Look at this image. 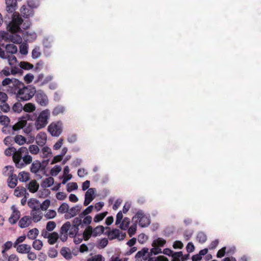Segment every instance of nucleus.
<instances>
[{
    "instance_id": "1",
    "label": "nucleus",
    "mask_w": 261,
    "mask_h": 261,
    "mask_svg": "<svg viewBox=\"0 0 261 261\" xmlns=\"http://www.w3.org/2000/svg\"><path fill=\"white\" fill-rule=\"evenodd\" d=\"M22 22L23 19L18 14H14L11 17L8 15V20H5V23L7 25V30L10 34L3 31L1 32V37L14 43H21L22 37L17 33L22 32L21 28L27 29L30 25L29 22L27 21V23L25 22L22 23Z\"/></svg>"
},
{
    "instance_id": "2",
    "label": "nucleus",
    "mask_w": 261,
    "mask_h": 261,
    "mask_svg": "<svg viewBox=\"0 0 261 261\" xmlns=\"http://www.w3.org/2000/svg\"><path fill=\"white\" fill-rule=\"evenodd\" d=\"M32 120L30 115L26 114L25 115L19 117L18 122L12 126L13 132H17L20 129H22L23 132L26 135L30 134L33 128V123H28V120Z\"/></svg>"
},
{
    "instance_id": "3",
    "label": "nucleus",
    "mask_w": 261,
    "mask_h": 261,
    "mask_svg": "<svg viewBox=\"0 0 261 261\" xmlns=\"http://www.w3.org/2000/svg\"><path fill=\"white\" fill-rule=\"evenodd\" d=\"M36 92L34 86L30 85L25 86L23 84L17 96H16V99L19 101H28L34 96Z\"/></svg>"
},
{
    "instance_id": "4",
    "label": "nucleus",
    "mask_w": 261,
    "mask_h": 261,
    "mask_svg": "<svg viewBox=\"0 0 261 261\" xmlns=\"http://www.w3.org/2000/svg\"><path fill=\"white\" fill-rule=\"evenodd\" d=\"M105 228L102 225H98L93 228L91 225H88L85 227L83 232V238L85 241L88 240L90 238H96L100 236L104 233Z\"/></svg>"
},
{
    "instance_id": "5",
    "label": "nucleus",
    "mask_w": 261,
    "mask_h": 261,
    "mask_svg": "<svg viewBox=\"0 0 261 261\" xmlns=\"http://www.w3.org/2000/svg\"><path fill=\"white\" fill-rule=\"evenodd\" d=\"M50 112L49 110L45 109L42 111L39 114L35 122V125L37 130L42 129L48 124V120L50 117Z\"/></svg>"
},
{
    "instance_id": "6",
    "label": "nucleus",
    "mask_w": 261,
    "mask_h": 261,
    "mask_svg": "<svg viewBox=\"0 0 261 261\" xmlns=\"http://www.w3.org/2000/svg\"><path fill=\"white\" fill-rule=\"evenodd\" d=\"M133 221H136L141 227H146L150 223L149 217L144 214L142 210H139L133 217Z\"/></svg>"
},
{
    "instance_id": "7",
    "label": "nucleus",
    "mask_w": 261,
    "mask_h": 261,
    "mask_svg": "<svg viewBox=\"0 0 261 261\" xmlns=\"http://www.w3.org/2000/svg\"><path fill=\"white\" fill-rule=\"evenodd\" d=\"M63 124L61 121L51 123L48 126V131L52 136L59 137L62 132Z\"/></svg>"
},
{
    "instance_id": "8",
    "label": "nucleus",
    "mask_w": 261,
    "mask_h": 261,
    "mask_svg": "<svg viewBox=\"0 0 261 261\" xmlns=\"http://www.w3.org/2000/svg\"><path fill=\"white\" fill-rule=\"evenodd\" d=\"M5 3L6 5V10L8 12V14L5 16V20H8V15L11 17L12 15L15 13L19 15L18 13L15 12L17 8V0H5Z\"/></svg>"
},
{
    "instance_id": "9",
    "label": "nucleus",
    "mask_w": 261,
    "mask_h": 261,
    "mask_svg": "<svg viewBox=\"0 0 261 261\" xmlns=\"http://www.w3.org/2000/svg\"><path fill=\"white\" fill-rule=\"evenodd\" d=\"M105 234L108 236L109 239L110 240L117 239L119 241H122L125 239L126 236L125 233L121 232L117 228H114L107 231Z\"/></svg>"
},
{
    "instance_id": "10",
    "label": "nucleus",
    "mask_w": 261,
    "mask_h": 261,
    "mask_svg": "<svg viewBox=\"0 0 261 261\" xmlns=\"http://www.w3.org/2000/svg\"><path fill=\"white\" fill-rule=\"evenodd\" d=\"M23 84V83L18 79H14L13 83L9 86L8 92L10 94H15V96H17Z\"/></svg>"
},
{
    "instance_id": "11",
    "label": "nucleus",
    "mask_w": 261,
    "mask_h": 261,
    "mask_svg": "<svg viewBox=\"0 0 261 261\" xmlns=\"http://www.w3.org/2000/svg\"><path fill=\"white\" fill-rule=\"evenodd\" d=\"M35 98L36 101L41 106H46L48 102V98L41 90H36Z\"/></svg>"
},
{
    "instance_id": "12",
    "label": "nucleus",
    "mask_w": 261,
    "mask_h": 261,
    "mask_svg": "<svg viewBox=\"0 0 261 261\" xmlns=\"http://www.w3.org/2000/svg\"><path fill=\"white\" fill-rule=\"evenodd\" d=\"M70 226V222H65L61 227L59 237L62 242H65L68 238V232Z\"/></svg>"
},
{
    "instance_id": "13",
    "label": "nucleus",
    "mask_w": 261,
    "mask_h": 261,
    "mask_svg": "<svg viewBox=\"0 0 261 261\" xmlns=\"http://www.w3.org/2000/svg\"><path fill=\"white\" fill-rule=\"evenodd\" d=\"M96 190L95 188L89 189L85 193V200L84 205L87 206L89 205L95 198Z\"/></svg>"
},
{
    "instance_id": "14",
    "label": "nucleus",
    "mask_w": 261,
    "mask_h": 261,
    "mask_svg": "<svg viewBox=\"0 0 261 261\" xmlns=\"http://www.w3.org/2000/svg\"><path fill=\"white\" fill-rule=\"evenodd\" d=\"M82 209V205L80 204H77L70 208H68V211L66 214H65L64 217L66 219H69L74 216H75Z\"/></svg>"
},
{
    "instance_id": "15",
    "label": "nucleus",
    "mask_w": 261,
    "mask_h": 261,
    "mask_svg": "<svg viewBox=\"0 0 261 261\" xmlns=\"http://www.w3.org/2000/svg\"><path fill=\"white\" fill-rule=\"evenodd\" d=\"M12 213L9 219V222L12 224L16 223L20 217V212L18 210L15 205H12L11 207Z\"/></svg>"
},
{
    "instance_id": "16",
    "label": "nucleus",
    "mask_w": 261,
    "mask_h": 261,
    "mask_svg": "<svg viewBox=\"0 0 261 261\" xmlns=\"http://www.w3.org/2000/svg\"><path fill=\"white\" fill-rule=\"evenodd\" d=\"M22 37L23 40L26 42H32L36 39L37 34L34 32L22 31Z\"/></svg>"
},
{
    "instance_id": "17",
    "label": "nucleus",
    "mask_w": 261,
    "mask_h": 261,
    "mask_svg": "<svg viewBox=\"0 0 261 261\" xmlns=\"http://www.w3.org/2000/svg\"><path fill=\"white\" fill-rule=\"evenodd\" d=\"M47 140L46 134L44 132L39 133L36 137V143L40 146H44Z\"/></svg>"
},
{
    "instance_id": "18",
    "label": "nucleus",
    "mask_w": 261,
    "mask_h": 261,
    "mask_svg": "<svg viewBox=\"0 0 261 261\" xmlns=\"http://www.w3.org/2000/svg\"><path fill=\"white\" fill-rule=\"evenodd\" d=\"M31 220L36 223L40 221L42 218V213L41 210H32L31 211Z\"/></svg>"
},
{
    "instance_id": "19",
    "label": "nucleus",
    "mask_w": 261,
    "mask_h": 261,
    "mask_svg": "<svg viewBox=\"0 0 261 261\" xmlns=\"http://www.w3.org/2000/svg\"><path fill=\"white\" fill-rule=\"evenodd\" d=\"M33 9L29 7V6H23L20 9V12L24 18H29L32 16L34 14Z\"/></svg>"
},
{
    "instance_id": "20",
    "label": "nucleus",
    "mask_w": 261,
    "mask_h": 261,
    "mask_svg": "<svg viewBox=\"0 0 261 261\" xmlns=\"http://www.w3.org/2000/svg\"><path fill=\"white\" fill-rule=\"evenodd\" d=\"M31 218L28 216H25L20 219L18 222V226L21 228H26L31 224Z\"/></svg>"
},
{
    "instance_id": "21",
    "label": "nucleus",
    "mask_w": 261,
    "mask_h": 261,
    "mask_svg": "<svg viewBox=\"0 0 261 261\" xmlns=\"http://www.w3.org/2000/svg\"><path fill=\"white\" fill-rule=\"evenodd\" d=\"M31 172L37 174L39 171L42 170L41 162L38 160H36L33 162L30 167Z\"/></svg>"
},
{
    "instance_id": "22",
    "label": "nucleus",
    "mask_w": 261,
    "mask_h": 261,
    "mask_svg": "<svg viewBox=\"0 0 261 261\" xmlns=\"http://www.w3.org/2000/svg\"><path fill=\"white\" fill-rule=\"evenodd\" d=\"M148 248H143L141 250L139 251L135 255V257L136 259H140L141 257H142L144 260H147L148 257L146 255L148 252Z\"/></svg>"
},
{
    "instance_id": "23",
    "label": "nucleus",
    "mask_w": 261,
    "mask_h": 261,
    "mask_svg": "<svg viewBox=\"0 0 261 261\" xmlns=\"http://www.w3.org/2000/svg\"><path fill=\"white\" fill-rule=\"evenodd\" d=\"M17 184V177L16 174H14L13 173L10 175L9 176V178L8 179V186L10 188H14Z\"/></svg>"
},
{
    "instance_id": "24",
    "label": "nucleus",
    "mask_w": 261,
    "mask_h": 261,
    "mask_svg": "<svg viewBox=\"0 0 261 261\" xmlns=\"http://www.w3.org/2000/svg\"><path fill=\"white\" fill-rule=\"evenodd\" d=\"M51 155V150L48 146L43 147L40 152V155L42 158H48L50 157Z\"/></svg>"
},
{
    "instance_id": "25",
    "label": "nucleus",
    "mask_w": 261,
    "mask_h": 261,
    "mask_svg": "<svg viewBox=\"0 0 261 261\" xmlns=\"http://www.w3.org/2000/svg\"><path fill=\"white\" fill-rule=\"evenodd\" d=\"M15 248H16V250L18 252L22 254L28 253L29 251H30L31 249V247L30 245L25 244H20Z\"/></svg>"
},
{
    "instance_id": "26",
    "label": "nucleus",
    "mask_w": 261,
    "mask_h": 261,
    "mask_svg": "<svg viewBox=\"0 0 261 261\" xmlns=\"http://www.w3.org/2000/svg\"><path fill=\"white\" fill-rule=\"evenodd\" d=\"M39 203V200L34 198L30 199L28 202V205L32 208V210H38Z\"/></svg>"
},
{
    "instance_id": "27",
    "label": "nucleus",
    "mask_w": 261,
    "mask_h": 261,
    "mask_svg": "<svg viewBox=\"0 0 261 261\" xmlns=\"http://www.w3.org/2000/svg\"><path fill=\"white\" fill-rule=\"evenodd\" d=\"M13 160L15 164L16 167L18 168H22L25 165L22 159L21 156L14 155L13 156Z\"/></svg>"
},
{
    "instance_id": "28",
    "label": "nucleus",
    "mask_w": 261,
    "mask_h": 261,
    "mask_svg": "<svg viewBox=\"0 0 261 261\" xmlns=\"http://www.w3.org/2000/svg\"><path fill=\"white\" fill-rule=\"evenodd\" d=\"M17 51V48L16 45L13 44H9L6 46V55H14Z\"/></svg>"
},
{
    "instance_id": "29",
    "label": "nucleus",
    "mask_w": 261,
    "mask_h": 261,
    "mask_svg": "<svg viewBox=\"0 0 261 261\" xmlns=\"http://www.w3.org/2000/svg\"><path fill=\"white\" fill-rule=\"evenodd\" d=\"M54 42V38L51 36L44 37L42 40V44L44 48H51L52 43Z\"/></svg>"
},
{
    "instance_id": "30",
    "label": "nucleus",
    "mask_w": 261,
    "mask_h": 261,
    "mask_svg": "<svg viewBox=\"0 0 261 261\" xmlns=\"http://www.w3.org/2000/svg\"><path fill=\"white\" fill-rule=\"evenodd\" d=\"M61 255L66 259H71L72 255L70 250L67 247H63L60 251Z\"/></svg>"
},
{
    "instance_id": "31",
    "label": "nucleus",
    "mask_w": 261,
    "mask_h": 261,
    "mask_svg": "<svg viewBox=\"0 0 261 261\" xmlns=\"http://www.w3.org/2000/svg\"><path fill=\"white\" fill-rule=\"evenodd\" d=\"M5 58L3 59L8 60V62L10 66L18 64V63H19L16 57L13 55H6L5 53Z\"/></svg>"
},
{
    "instance_id": "32",
    "label": "nucleus",
    "mask_w": 261,
    "mask_h": 261,
    "mask_svg": "<svg viewBox=\"0 0 261 261\" xmlns=\"http://www.w3.org/2000/svg\"><path fill=\"white\" fill-rule=\"evenodd\" d=\"M39 184L36 180H32L28 185V189L31 193L36 192L39 189Z\"/></svg>"
},
{
    "instance_id": "33",
    "label": "nucleus",
    "mask_w": 261,
    "mask_h": 261,
    "mask_svg": "<svg viewBox=\"0 0 261 261\" xmlns=\"http://www.w3.org/2000/svg\"><path fill=\"white\" fill-rule=\"evenodd\" d=\"M166 241L165 240L162 238H159L156 236L154 237V239L152 243V246H156L158 247H163L166 244Z\"/></svg>"
},
{
    "instance_id": "34",
    "label": "nucleus",
    "mask_w": 261,
    "mask_h": 261,
    "mask_svg": "<svg viewBox=\"0 0 261 261\" xmlns=\"http://www.w3.org/2000/svg\"><path fill=\"white\" fill-rule=\"evenodd\" d=\"M10 66L11 67L10 69L11 74L15 75L16 74H22L23 71L21 69V68L19 66V63Z\"/></svg>"
},
{
    "instance_id": "35",
    "label": "nucleus",
    "mask_w": 261,
    "mask_h": 261,
    "mask_svg": "<svg viewBox=\"0 0 261 261\" xmlns=\"http://www.w3.org/2000/svg\"><path fill=\"white\" fill-rule=\"evenodd\" d=\"M23 110V106L20 101H18L15 102L12 107L11 112L15 113H20Z\"/></svg>"
},
{
    "instance_id": "36",
    "label": "nucleus",
    "mask_w": 261,
    "mask_h": 261,
    "mask_svg": "<svg viewBox=\"0 0 261 261\" xmlns=\"http://www.w3.org/2000/svg\"><path fill=\"white\" fill-rule=\"evenodd\" d=\"M65 111V108L62 105H58L54 108L52 111L53 116H57L60 114H63Z\"/></svg>"
},
{
    "instance_id": "37",
    "label": "nucleus",
    "mask_w": 261,
    "mask_h": 261,
    "mask_svg": "<svg viewBox=\"0 0 261 261\" xmlns=\"http://www.w3.org/2000/svg\"><path fill=\"white\" fill-rule=\"evenodd\" d=\"M39 234L37 228H34L30 230L27 234V237L31 240H35Z\"/></svg>"
},
{
    "instance_id": "38",
    "label": "nucleus",
    "mask_w": 261,
    "mask_h": 261,
    "mask_svg": "<svg viewBox=\"0 0 261 261\" xmlns=\"http://www.w3.org/2000/svg\"><path fill=\"white\" fill-rule=\"evenodd\" d=\"M54 182V179L52 177L45 178L42 182L41 186L43 188L50 187Z\"/></svg>"
},
{
    "instance_id": "39",
    "label": "nucleus",
    "mask_w": 261,
    "mask_h": 261,
    "mask_svg": "<svg viewBox=\"0 0 261 261\" xmlns=\"http://www.w3.org/2000/svg\"><path fill=\"white\" fill-rule=\"evenodd\" d=\"M129 224V219L127 217H125L121 222L119 228L122 230H126L128 229Z\"/></svg>"
},
{
    "instance_id": "40",
    "label": "nucleus",
    "mask_w": 261,
    "mask_h": 261,
    "mask_svg": "<svg viewBox=\"0 0 261 261\" xmlns=\"http://www.w3.org/2000/svg\"><path fill=\"white\" fill-rule=\"evenodd\" d=\"M59 237V235L57 232H53L51 233L48 238V242L49 244L50 245L54 244L58 239Z\"/></svg>"
},
{
    "instance_id": "41",
    "label": "nucleus",
    "mask_w": 261,
    "mask_h": 261,
    "mask_svg": "<svg viewBox=\"0 0 261 261\" xmlns=\"http://www.w3.org/2000/svg\"><path fill=\"white\" fill-rule=\"evenodd\" d=\"M27 194V190L24 187H17L14 190V195L16 197H21Z\"/></svg>"
},
{
    "instance_id": "42",
    "label": "nucleus",
    "mask_w": 261,
    "mask_h": 261,
    "mask_svg": "<svg viewBox=\"0 0 261 261\" xmlns=\"http://www.w3.org/2000/svg\"><path fill=\"white\" fill-rule=\"evenodd\" d=\"M15 142L19 145L24 144L27 142L26 138L20 135H17L14 139Z\"/></svg>"
},
{
    "instance_id": "43",
    "label": "nucleus",
    "mask_w": 261,
    "mask_h": 261,
    "mask_svg": "<svg viewBox=\"0 0 261 261\" xmlns=\"http://www.w3.org/2000/svg\"><path fill=\"white\" fill-rule=\"evenodd\" d=\"M133 223L132 225L127 229L128 231V235L130 237H132L133 236H134L137 230V223L136 221H133Z\"/></svg>"
},
{
    "instance_id": "44",
    "label": "nucleus",
    "mask_w": 261,
    "mask_h": 261,
    "mask_svg": "<svg viewBox=\"0 0 261 261\" xmlns=\"http://www.w3.org/2000/svg\"><path fill=\"white\" fill-rule=\"evenodd\" d=\"M69 207V205L65 202L62 203L59 207L58 208V212L59 214H66V213L68 211V208Z\"/></svg>"
},
{
    "instance_id": "45",
    "label": "nucleus",
    "mask_w": 261,
    "mask_h": 261,
    "mask_svg": "<svg viewBox=\"0 0 261 261\" xmlns=\"http://www.w3.org/2000/svg\"><path fill=\"white\" fill-rule=\"evenodd\" d=\"M19 180L21 182H26L29 179V173L24 171L20 172L18 175Z\"/></svg>"
},
{
    "instance_id": "46",
    "label": "nucleus",
    "mask_w": 261,
    "mask_h": 261,
    "mask_svg": "<svg viewBox=\"0 0 261 261\" xmlns=\"http://www.w3.org/2000/svg\"><path fill=\"white\" fill-rule=\"evenodd\" d=\"M196 239L200 243L203 244L206 242L207 236L204 232L200 231L197 233Z\"/></svg>"
},
{
    "instance_id": "47",
    "label": "nucleus",
    "mask_w": 261,
    "mask_h": 261,
    "mask_svg": "<svg viewBox=\"0 0 261 261\" xmlns=\"http://www.w3.org/2000/svg\"><path fill=\"white\" fill-rule=\"evenodd\" d=\"M108 244V240L107 238H102L97 242L96 247L98 249L105 248Z\"/></svg>"
},
{
    "instance_id": "48",
    "label": "nucleus",
    "mask_w": 261,
    "mask_h": 261,
    "mask_svg": "<svg viewBox=\"0 0 261 261\" xmlns=\"http://www.w3.org/2000/svg\"><path fill=\"white\" fill-rule=\"evenodd\" d=\"M79 230V228L76 227L70 224V228L69 229V236L71 238H73L77 235Z\"/></svg>"
},
{
    "instance_id": "49",
    "label": "nucleus",
    "mask_w": 261,
    "mask_h": 261,
    "mask_svg": "<svg viewBox=\"0 0 261 261\" xmlns=\"http://www.w3.org/2000/svg\"><path fill=\"white\" fill-rule=\"evenodd\" d=\"M36 107L34 104L32 103H26L23 107V110L26 112H32L35 110Z\"/></svg>"
},
{
    "instance_id": "50",
    "label": "nucleus",
    "mask_w": 261,
    "mask_h": 261,
    "mask_svg": "<svg viewBox=\"0 0 261 261\" xmlns=\"http://www.w3.org/2000/svg\"><path fill=\"white\" fill-rule=\"evenodd\" d=\"M14 167L12 166H6L3 170V174L5 176H9L13 173Z\"/></svg>"
},
{
    "instance_id": "51",
    "label": "nucleus",
    "mask_w": 261,
    "mask_h": 261,
    "mask_svg": "<svg viewBox=\"0 0 261 261\" xmlns=\"http://www.w3.org/2000/svg\"><path fill=\"white\" fill-rule=\"evenodd\" d=\"M85 217L84 218L83 220H82V228H84L85 226L87 227L88 225H90V224L92 222V218L90 216H85Z\"/></svg>"
},
{
    "instance_id": "52",
    "label": "nucleus",
    "mask_w": 261,
    "mask_h": 261,
    "mask_svg": "<svg viewBox=\"0 0 261 261\" xmlns=\"http://www.w3.org/2000/svg\"><path fill=\"white\" fill-rule=\"evenodd\" d=\"M9 118L5 115L0 116V124L4 125L5 127H7L10 123Z\"/></svg>"
},
{
    "instance_id": "53",
    "label": "nucleus",
    "mask_w": 261,
    "mask_h": 261,
    "mask_svg": "<svg viewBox=\"0 0 261 261\" xmlns=\"http://www.w3.org/2000/svg\"><path fill=\"white\" fill-rule=\"evenodd\" d=\"M16 153V149L14 147H9L5 150V154L6 156H14Z\"/></svg>"
},
{
    "instance_id": "54",
    "label": "nucleus",
    "mask_w": 261,
    "mask_h": 261,
    "mask_svg": "<svg viewBox=\"0 0 261 261\" xmlns=\"http://www.w3.org/2000/svg\"><path fill=\"white\" fill-rule=\"evenodd\" d=\"M19 66L21 68L22 70H29L34 67V66L32 64L24 61L20 62L19 63Z\"/></svg>"
},
{
    "instance_id": "55",
    "label": "nucleus",
    "mask_w": 261,
    "mask_h": 261,
    "mask_svg": "<svg viewBox=\"0 0 261 261\" xmlns=\"http://www.w3.org/2000/svg\"><path fill=\"white\" fill-rule=\"evenodd\" d=\"M28 5L31 8L35 9L40 5V2L39 0H28Z\"/></svg>"
},
{
    "instance_id": "56",
    "label": "nucleus",
    "mask_w": 261,
    "mask_h": 261,
    "mask_svg": "<svg viewBox=\"0 0 261 261\" xmlns=\"http://www.w3.org/2000/svg\"><path fill=\"white\" fill-rule=\"evenodd\" d=\"M28 149L25 147H21L18 150H16V153L15 155H20L23 156V155L28 153Z\"/></svg>"
},
{
    "instance_id": "57",
    "label": "nucleus",
    "mask_w": 261,
    "mask_h": 261,
    "mask_svg": "<svg viewBox=\"0 0 261 261\" xmlns=\"http://www.w3.org/2000/svg\"><path fill=\"white\" fill-rule=\"evenodd\" d=\"M61 170L62 168L60 166L56 165L53 168H51L50 173L52 176H56L61 171Z\"/></svg>"
},
{
    "instance_id": "58",
    "label": "nucleus",
    "mask_w": 261,
    "mask_h": 261,
    "mask_svg": "<svg viewBox=\"0 0 261 261\" xmlns=\"http://www.w3.org/2000/svg\"><path fill=\"white\" fill-rule=\"evenodd\" d=\"M93 207L94 206L92 205L88 206L80 214V217L81 218H83L85 216H87L89 214L91 213L93 209Z\"/></svg>"
},
{
    "instance_id": "59",
    "label": "nucleus",
    "mask_w": 261,
    "mask_h": 261,
    "mask_svg": "<svg viewBox=\"0 0 261 261\" xmlns=\"http://www.w3.org/2000/svg\"><path fill=\"white\" fill-rule=\"evenodd\" d=\"M57 215V213L55 210H49L44 215L46 219H51L54 218Z\"/></svg>"
},
{
    "instance_id": "60",
    "label": "nucleus",
    "mask_w": 261,
    "mask_h": 261,
    "mask_svg": "<svg viewBox=\"0 0 261 261\" xmlns=\"http://www.w3.org/2000/svg\"><path fill=\"white\" fill-rule=\"evenodd\" d=\"M50 201L49 199L45 200L41 204L39 203V209L42 211H45L49 207Z\"/></svg>"
},
{
    "instance_id": "61",
    "label": "nucleus",
    "mask_w": 261,
    "mask_h": 261,
    "mask_svg": "<svg viewBox=\"0 0 261 261\" xmlns=\"http://www.w3.org/2000/svg\"><path fill=\"white\" fill-rule=\"evenodd\" d=\"M33 247L37 250L41 249L43 246V243L40 240H35L33 243Z\"/></svg>"
},
{
    "instance_id": "62",
    "label": "nucleus",
    "mask_w": 261,
    "mask_h": 261,
    "mask_svg": "<svg viewBox=\"0 0 261 261\" xmlns=\"http://www.w3.org/2000/svg\"><path fill=\"white\" fill-rule=\"evenodd\" d=\"M11 74L10 68L8 67H5L1 71H0V77H4L8 76Z\"/></svg>"
},
{
    "instance_id": "63",
    "label": "nucleus",
    "mask_w": 261,
    "mask_h": 261,
    "mask_svg": "<svg viewBox=\"0 0 261 261\" xmlns=\"http://www.w3.org/2000/svg\"><path fill=\"white\" fill-rule=\"evenodd\" d=\"M41 56L40 48L38 47H35L32 51V57L35 59L38 58Z\"/></svg>"
},
{
    "instance_id": "64",
    "label": "nucleus",
    "mask_w": 261,
    "mask_h": 261,
    "mask_svg": "<svg viewBox=\"0 0 261 261\" xmlns=\"http://www.w3.org/2000/svg\"><path fill=\"white\" fill-rule=\"evenodd\" d=\"M30 152L33 154H37L39 152V148L38 146L35 145H31L28 149Z\"/></svg>"
}]
</instances>
